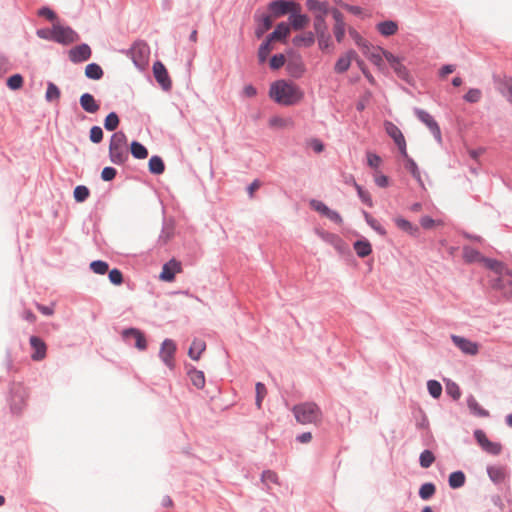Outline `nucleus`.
<instances>
[{"label":"nucleus","instance_id":"obj_38","mask_svg":"<svg viewBox=\"0 0 512 512\" xmlns=\"http://www.w3.org/2000/svg\"><path fill=\"white\" fill-rule=\"evenodd\" d=\"M463 258L467 263L482 262L483 260V256L480 252L469 246H464Z\"/></svg>","mask_w":512,"mask_h":512},{"label":"nucleus","instance_id":"obj_23","mask_svg":"<svg viewBox=\"0 0 512 512\" xmlns=\"http://www.w3.org/2000/svg\"><path fill=\"white\" fill-rule=\"evenodd\" d=\"M356 56L357 53L354 50H349L339 57L334 66L335 72L338 74L346 72L350 68L351 61L356 58Z\"/></svg>","mask_w":512,"mask_h":512},{"label":"nucleus","instance_id":"obj_52","mask_svg":"<svg viewBox=\"0 0 512 512\" xmlns=\"http://www.w3.org/2000/svg\"><path fill=\"white\" fill-rule=\"evenodd\" d=\"M427 389L429 394L435 399L439 398L442 394V385L436 380H429L427 382Z\"/></svg>","mask_w":512,"mask_h":512},{"label":"nucleus","instance_id":"obj_11","mask_svg":"<svg viewBox=\"0 0 512 512\" xmlns=\"http://www.w3.org/2000/svg\"><path fill=\"white\" fill-rule=\"evenodd\" d=\"M297 7H299L298 4L287 0H274L268 5L269 10L275 17L291 13Z\"/></svg>","mask_w":512,"mask_h":512},{"label":"nucleus","instance_id":"obj_54","mask_svg":"<svg viewBox=\"0 0 512 512\" xmlns=\"http://www.w3.org/2000/svg\"><path fill=\"white\" fill-rule=\"evenodd\" d=\"M255 391H256L255 404H256L257 408L260 409L262 406V401L267 394V389L263 383L257 382L255 385Z\"/></svg>","mask_w":512,"mask_h":512},{"label":"nucleus","instance_id":"obj_34","mask_svg":"<svg viewBox=\"0 0 512 512\" xmlns=\"http://www.w3.org/2000/svg\"><path fill=\"white\" fill-rule=\"evenodd\" d=\"M295 46L310 47L315 42V35L312 32H306L302 35H297L292 40Z\"/></svg>","mask_w":512,"mask_h":512},{"label":"nucleus","instance_id":"obj_53","mask_svg":"<svg viewBox=\"0 0 512 512\" xmlns=\"http://www.w3.org/2000/svg\"><path fill=\"white\" fill-rule=\"evenodd\" d=\"M354 186H355V189L357 191V194H358L360 200L368 207H372L373 201H372V197H371L370 193L367 190H364L362 188V186H360L357 183H355Z\"/></svg>","mask_w":512,"mask_h":512},{"label":"nucleus","instance_id":"obj_15","mask_svg":"<svg viewBox=\"0 0 512 512\" xmlns=\"http://www.w3.org/2000/svg\"><path fill=\"white\" fill-rule=\"evenodd\" d=\"M451 339L455 346H457L464 354L476 355L478 353L479 347L476 342L458 335H452Z\"/></svg>","mask_w":512,"mask_h":512},{"label":"nucleus","instance_id":"obj_51","mask_svg":"<svg viewBox=\"0 0 512 512\" xmlns=\"http://www.w3.org/2000/svg\"><path fill=\"white\" fill-rule=\"evenodd\" d=\"M90 191L84 185L75 187L73 195L76 202H84L89 197Z\"/></svg>","mask_w":512,"mask_h":512},{"label":"nucleus","instance_id":"obj_26","mask_svg":"<svg viewBox=\"0 0 512 512\" xmlns=\"http://www.w3.org/2000/svg\"><path fill=\"white\" fill-rule=\"evenodd\" d=\"M353 248L356 255L360 258H365L372 253V246L366 238L355 241Z\"/></svg>","mask_w":512,"mask_h":512},{"label":"nucleus","instance_id":"obj_33","mask_svg":"<svg viewBox=\"0 0 512 512\" xmlns=\"http://www.w3.org/2000/svg\"><path fill=\"white\" fill-rule=\"evenodd\" d=\"M149 172L155 175H160L165 170V165L161 157L154 155L149 159L148 163Z\"/></svg>","mask_w":512,"mask_h":512},{"label":"nucleus","instance_id":"obj_4","mask_svg":"<svg viewBox=\"0 0 512 512\" xmlns=\"http://www.w3.org/2000/svg\"><path fill=\"white\" fill-rule=\"evenodd\" d=\"M126 54L131 58L133 64L138 70L143 71L148 66L150 47L145 41H135L133 45L126 51Z\"/></svg>","mask_w":512,"mask_h":512},{"label":"nucleus","instance_id":"obj_27","mask_svg":"<svg viewBox=\"0 0 512 512\" xmlns=\"http://www.w3.org/2000/svg\"><path fill=\"white\" fill-rule=\"evenodd\" d=\"M289 20L294 30L304 28L309 21L306 15L299 13L298 7L290 13Z\"/></svg>","mask_w":512,"mask_h":512},{"label":"nucleus","instance_id":"obj_21","mask_svg":"<svg viewBox=\"0 0 512 512\" xmlns=\"http://www.w3.org/2000/svg\"><path fill=\"white\" fill-rule=\"evenodd\" d=\"M29 341H30V345L33 349L31 358L34 361H40V360L44 359L46 356V344L44 343V341L37 336H31Z\"/></svg>","mask_w":512,"mask_h":512},{"label":"nucleus","instance_id":"obj_59","mask_svg":"<svg viewBox=\"0 0 512 512\" xmlns=\"http://www.w3.org/2000/svg\"><path fill=\"white\" fill-rule=\"evenodd\" d=\"M291 123V120L279 116H273L269 119V126L273 128H285Z\"/></svg>","mask_w":512,"mask_h":512},{"label":"nucleus","instance_id":"obj_16","mask_svg":"<svg viewBox=\"0 0 512 512\" xmlns=\"http://www.w3.org/2000/svg\"><path fill=\"white\" fill-rule=\"evenodd\" d=\"M180 271V262L175 259H171L163 265L159 278L162 281L171 282L174 280L176 273H179Z\"/></svg>","mask_w":512,"mask_h":512},{"label":"nucleus","instance_id":"obj_46","mask_svg":"<svg viewBox=\"0 0 512 512\" xmlns=\"http://www.w3.org/2000/svg\"><path fill=\"white\" fill-rule=\"evenodd\" d=\"M497 89L506 97L509 102H512V84L508 81L502 82L495 78Z\"/></svg>","mask_w":512,"mask_h":512},{"label":"nucleus","instance_id":"obj_64","mask_svg":"<svg viewBox=\"0 0 512 512\" xmlns=\"http://www.w3.org/2000/svg\"><path fill=\"white\" fill-rule=\"evenodd\" d=\"M261 481L264 483V484H268L269 482L270 483H277L278 481V476L277 474L274 472V471H271V470H265L262 472L261 474Z\"/></svg>","mask_w":512,"mask_h":512},{"label":"nucleus","instance_id":"obj_2","mask_svg":"<svg viewBox=\"0 0 512 512\" xmlns=\"http://www.w3.org/2000/svg\"><path fill=\"white\" fill-rule=\"evenodd\" d=\"M129 157L127 137L123 131L115 132L109 143V158L113 164L122 165Z\"/></svg>","mask_w":512,"mask_h":512},{"label":"nucleus","instance_id":"obj_35","mask_svg":"<svg viewBox=\"0 0 512 512\" xmlns=\"http://www.w3.org/2000/svg\"><path fill=\"white\" fill-rule=\"evenodd\" d=\"M350 37L355 44L362 50L363 54H367L366 50H370V43L364 39L354 28L348 30Z\"/></svg>","mask_w":512,"mask_h":512},{"label":"nucleus","instance_id":"obj_5","mask_svg":"<svg viewBox=\"0 0 512 512\" xmlns=\"http://www.w3.org/2000/svg\"><path fill=\"white\" fill-rule=\"evenodd\" d=\"M54 42L68 45L79 40L78 33L69 26L54 24Z\"/></svg>","mask_w":512,"mask_h":512},{"label":"nucleus","instance_id":"obj_50","mask_svg":"<svg viewBox=\"0 0 512 512\" xmlns=\"http://www.w3.org/2000/svg\"><path fill=\"white\" fill-rule=\"evenodd\" d=\"M272 50L271 41L266 39L263 41L258 49V59L260 63H264Z\"/></svg>","mask_w":512,"mask_h":512},{"label":"nucleus","instance_id":"obj_12","mask_svg":"<svg viewBox=\"0 0 512 512\" xmlns=\"http://www.w3.org/2000/svg\"><path fill=\"white\" fill-rule=\"evenodd\" d=\"M92 54L88 44L82 43L70 49L69 60L73 63H81L90 59Z\"/></svg>","mask_w":512,"mask_h":512},{"label":"nucleus","instance_id":"obj_18","mask_svg":"<svg viewBox=\"0 0 512 512\" xmlns=\"http://www.w3.org/2000/svg\"><path fill=\"white\" fill-rule=\"evenodd\" d=\"M122 337L125 341H129L130 338L135 339V347L139 350H145L147 348V341L143 333L136 328H127L122 331Z\"/></svg>","mask_w":512,"mask_h":512},{"label":"nucleus","instance_id":"obj_17","mask_svg":"<svg viewBox=\"0 0 512 512\" xmlns=\"http://www.w3.org/2000/svg\"><path fill=\"white\" fill-rule=\"evenodd\" d=\"M254 20L256 22L255 35L260 38L272 27V18L269 14H260L257 11L254 14Z\"/></svg>","mask_w":512,"mask_h":512},{"label":"nucleus","instance_id":"obj_48","mask_svg":"<svg viewBox=\"0 0 512 512\" xmlns=\"http://www.w3.org/2000/svg\"><path fill=\"white\" fill-rule=\"evenodd\" d=\"M434 461V454L430 450L426 449L421 452L419 457V463L422 468H429Z\"/></svg>","mask_w":512,"mask_h":512},{"label":"nucleus","instance_id":"obj_9","mask_svg":"<svg viewBox=\"0 0 512 512\" xmlns=\"http://www.w3.org/2000/svg\"><path fill=\"white\" fill-rule=\"evenodd\" d=\"M176 344L172 339H165L160 347L159 357L162 362L170 369H173L175 366L174 356L176 353Z\"/></svg>","mask_w":512,"mask_h":512},{"label":"nucleus","instance_id":"obj_25","mask_svg":"<svg viewBox=\"0 0 512 512\" xmlns=\"http://www.w3.org/2000/svg\"><path fill=\"white\" fill-rule=\"evenodd\" d=\"M377 31L384 37L392 36L398 31V24L393 20H385L376 25Z\"/></svg>","mask_w":512,"mask_h":512},{"label":"nucleus","instance_id":"obj_63","mask_svg":"<svg viewBox=\"0 0 512 512\" xmlns=\"http://www.w3.org/2000/svg\"><path fill=\"white\" fill-rule=\"evenodd\" d=\"M108 277L110 282L114 285H120L123 282L122 272L117 268L110 270Z\"/></svg>","mask_w":512,"mask_h":512},{"label":"nucleus","instance_id":"obj_24","mask_svg":"<svg viewBox=\"0 0 512 512\" xmlns=\"http://www.w3.org/2000/svg\"><path fill=\"white\" fill-rule=\"evenodd\" d=\"M394 223L398 229H400L401 231H403L413 237H418L420 234L419 227L415 224H412L410 221H408L407 219H405L403 217H400V216L395 217Z\"/></svg>","mask_w":512,"mask_h":512},{"label":"nucleus","instance_id":"obj_43","mask_svg":"<svg viewBox=\"0 0 512 512\" xmlns=\"http://www.w3.org/2000/svg\"><path fill=\"white\" fill-rule=\"evenodd\" d=\"M406 159L405 168L412 174V176L417 180V182L423 186V182L421 179V174L416 162L410 158L408 155L404 157Z\"/></svg>","mask_w":512,"mask_h":512},{"label":"nucleus","instance_id":"obj_30","mask_svg":"<svg viewBox=\"0 0 512 512\" xmlns=\"http://www.w3.org/2000/svg\"><path fill=\"white\" fill-rule=\"evenodd\" d=\"M174 235V224L172 221H164L162 230L158 238V242L162 245L166 244Z\"/></svg>","mask_w":512,"mask_h":512},{"label":"nucleus","instance_id":"obj_57","mask_svg":"<svg viewBox=\"0 0 512 512\" xmlns=\"http://www.w3.org/2000/svg\"><path fill=\"white\" fill-rule=\"evenodd\" d=\"M317 39H318L319 48L322 51L327 50V49H329L332 46L331 36H330V34L328 32L322 33V34H318L317 35Z\"/></svg>","mask_w":512,"mask_h":512},{"label":"nucleus","instance_id":"obj_8","mask_svg":"<svg viewBox=\"0 0 512 512\" xmlns=\"http://www.w3.org/2000/svg\"><path fill=\"white\" fill-rule=\"evenodd\" d=\"M386 133L394 140L400 154L407 157L406 140L401 130L392 122L386 121L384 123Z\"/></svg>","mask_w":512,"mask_h":512},{"label":"nucleus","instance_id":"obj_58","mask_svg":"<svg viewBox=\"0 0 512 512\" xmlns=\"http://www.w3.org/2000/svg\"><path fill=\"white\" fill-rule=\"evenodd\" d=\"M23 85V77L20 74H14L10 76L7 80V86L11 90H17L21 88Z\"/></svg>","mask_w":512,"mask_h":512},{"label":"nucleus","instance_id":"obj_3","mask_svg":"<svg viewBox=\"0 0 512 512\" xmlns=\"http://www.w3.org/2000/svg\"><path fill=\"white\" fill-rule=\"evenodd\" d=\"M293 415L301 424H317L322 420V411L315 402H304L292 408Z\"/></svg>","mask_w":512,"mask_h":512},{"label":"nucleus","instance_id":"obj_56","mask_svg":"<svg viewBox=\"0 0 512 512\" xmlns=\"http://www.w3.org/2000/svg\"><path fill=\"white\" fill-rule=\"evenodd\" d=\"M103 130L100 126H92L89 132V139L92 143L98 144L103 140Z\"/></svg>","mask_w":512,"mask_h":512},{"label":"nucleus","instance_id":"obj_20","mask_svg":"<svg viewBox=\"0 0 512 512\" xmlns=\"http://www.w3.org/2000/svg\"><path fill=\"white\" fill-rule=\"evenodd\" d=\"M487 474L489 476V479L495 484V485H501L505 482L506 478L508 477V472L506 467L493 465V466H487Z\"/></svg>","mask_w":512,"mask_h":512},{"label":"nucleus","instance_id":"obj_37","mask_svg":"<svg viewBox=\"0 0 512 512\" xmlns=\"http://www.w3.org/2000/svg\"><path fill=\"white\" fill-rule=\"evenodd\" d=\"M465 481H466L465 474L460 470L452 472L449 475V479H448L449 486L452 489H458V488L462 487L465 484Z\"/></svg>","mask_w":512,"mask_h":512},{"label":"nucleus","instance_id":"obj_14","mask_svg":"<svg viewBox=\"0 0 512 512\" xmlns=\"http://www.w3.org/2000/svg\"><path fill=\"white\" fill-rule=\"evenodd\" d=\"M25 405V391L21 386H14L11 389L10 407L15 414L20 413Z\"/></svg>","mask_w":512,"mask_h":512},{"label":"nucleus","instance_id":"obj_44","mask_svg":"<svg viewBox=\"0 0 512 512\" xmlns=\"http://www.w3.org/2000/svg\"><path fill=\"white\" fill-rule=\"evenodd\" d=\"M322 238L333 245L339 252L343 251L345 243L338 235L333 233H325L322 235Z\"/></svg>","mask_w":512,"mask_h":512},{"label":"nucleus","instance_id":"obj_47","mask_svg":"<svg viewBox=\"0 0 512 512\" xmlns=\"http://www.w3.org/2000/svg\"><path fill=\"white\" fill-rule=\"evenodd\" d=\"M435 491L436 487L433 483H424L419 489V497L422 500H428L435 494Z\"/></svg>","mask_w":512,"mask_h":512},{"label":"nucleus","instance_id":"obj_41","mask_svg":"<svg viewBox=\"0 0 512 512\" xmlns=\"http://www.w3.org/2000/svg\"><path fill=\"white\" fill-rule=\"evenodd\" d=\"M61 96V91L56 84L53 82L47 83V89L45 93V99L47 102L58 101Z\"/></svg>","mask_w":512,"mask_h":512},{"label":"nucleus","instance_id":"obj_60","mask_svg":"<svg viewBox=\"0 0 512 512\" xmlns=\"http://www.w3.org/2000/svg\"><path fill=\"white\" fill-rule=\"evenodd\" d=\"M313 26H314L316 35L328 32L325 17H320V16L315 17Z\"/></svg>","mask_w":512,"mask_h":512},{"label":"nucleus","instance_id":"obj_49","mask_svg":"<svg viewBox=\"0 0 512 512\" xmlns=\"http://www.w3.org/2000/svg\"><path fill=\"white\" fill-rule=\"evenodd\" d=\"M90 269L99 275H104L109 270V265L106 261L103 260H94L90 263Z\"/></svg>","mask_w":512,"mask_h":512},{"label":"nucleus","instance_id":"obj_39","mask_svg":"<svg viewBox=\"0 0 512 512\" xmlns=\"http://www.w3.org/2000/svg\"><path fill=\"white\" fill-rule=\"evenodd\" d=\"M467 406L470 409V411L479 417H487L489 415V412L485 409H483L474 396H469L467 398Z\"/></svg>","mask_w":512,"mask_h":512},{"label":"nucleus","instance_id":"obj_28","mask_svg":"<svg viewBox=\"0 0 512 512\" xmlns=\"http://www.w3.org/2000/svg\"><path fill=\"white\" fill-rule=\"evenodd\" d=\"M289 32H290L289 25L286 24L285 22H281L276 26L274 31L268 35L267 39L271 42L274 40L281 41V40L286 39Z\"/></svg>","mask_w":512,"mask_h":512},{"label":"nucleus","instance_id":"obj_1","mask_svg":"<svg viewBox=\"0 0 512 512\" xmlns=\"http://www.w3.org/2000/svg\"><path fill=\"white\" fill-rule=\"evenodd\" d=\"M269 96L280 105L291 106L303 98V92L292 82L277 80L271 84Z\"/></svg>","mask_w":512,"mask_h":512},{"label":"nucleus","instance_id":"obj_6","mask_svg":"<svg viewBox=\"0 0 512 512\" xmlns=\"http://www.w3.org/2000/svg\"><path fill=\"white\" fill-rule=\"evenodd\" d=\"M414 114L418 120L428 127L434 138L440 143L442 141L441 129L433 116L421 108H414Z\"/></svg>","mask_w":512,"mask_h":512},{"label":"nucleus","instance_id":"obj_55","mask_svg":"<svg viewBox=\"0 0 512 512\" xmlns=\"http://www.w3.org/2000/svg\"><path fill=\"white\" fill-rule=\"evenodd\" d=\"M482 98V92L478 88H471L467 91V93L463 96L464 101L468 103H477Z\"/></svg>","mask_w":512,"mask_h":512},{"label":"nucleus","instance_id":"obj_19","mask_svg":"<svg viewBox=\"0 0 512 512\" xmlns=\"http://www.w3.org/2000/svg\"><path fill=\"white\" fill-rule=\"evenodd\" d=\"M307 9L313 13L315 17H326L328 13H331V9L327 1L320 0H306Z\"/></svg>","mask_w":512,"mask_h":512},{"label":"nucleus","instance_id":"obj_62","mask_svg":"<svg viewBox=\"0 0 512 512\" xmlns=\"http://www.w3.org/2000/svg\"><path fill=\"white\" fill-rule=\"evenodd\" d=\"M367 164L373 169H378L382 160L379 155L373 152H367Z\"/></svg>","mask_w":512,"mask_h":512},{"label":"nucleus","instance_id":"obj_45","mask_svg":"<svg viewBox=\"0 0 512 512\" xmlns=\"http://www.w3.org/2000/svg\"><path fill=\"white\" fill-rule=\"evenodd\" d=\"M120 120L116 112H110L104 119V128L107 131H115L119 126Z\"/></svg>","mask_w":512,"mask_h":512},{"label":"nucleus","instance_id":"obj_36","mask_svg":"<svg viewBox=\"0 0 512 512\" xmlns=\"http://www.w3.org/2000/svg\"><path fill=\"white\" fill-rule=\"evenodd\" d=\"M188 375L192 384L197 389H202L205 386V375L203 371L193 368L188 371Z\"/></svg>","mask_w":512,"mask_h":512},{"label":"nucleus","instance_id":"obj_31","mask_svg":"<svg viewBox=\"0 0 512 512\" xmlns=\"http://www.w3.org/2000/svg\"><path fill=\"white\" fill-rule=\"evenodd\" d=\"M104 75L102 67L97 63H89L85 67V76L91 80H100Z\"/></svg>","mask_w":512,"mask_h":512},{"label":"nucleus","instance_id":"obj_61","mask_svg":"<svg viewBox=\"0 0 512 512\" xmlns=\"http://www.w3.org/2000/svg\"><path fill=\"white\" fill-rule=\"evenodd\" d=\"M482 262L485 264L487 268L496 273H501L503 270V265L495 259L483 257Z\"/></svg>","mask_w":512,"mask_h":512},{"label":"nucleus","instance_id":"obj_22","mask_svg":"<svg viewBox=\"0 0 512 512\" xmlns=\"http://www.w3.org/2000/svg\"><path fill=\"white\" fill-rule=\"evenodd\" d=\"M79 104L81 108L89 114H94L100 109V104L96 101L94 96L88 92L80 96Z\"/></svg>","mask_w":512,"mask_h":512},{"label":"nucleus","instance_id":"obj_42","mask_svg":"<svg viewBox=\"0 0 512 512\" xmlns=\"http://www.w3.org/2000/svg\"><path fill=\"white\" fill-rule=\"evenodd\" d=\"M363 215L365 218L366 223L379 235L385 236L386 235V229L375 219L373 218L368 212L363 211Z\"/></svg>","mask_w":512,"mask_h":512},{"label":"nucleus","instance_id":"obj_7","mask_svg":"<svg viewBox=\"0 0 512 512\" xmlns=\"http://www.w3.org/2000/svg\"><path fill=\"white\" fill-rule=\"evenodd\" d=\"M474 438L479 444V446L482 448L483 451H485L488 454L491 455H498L500 454L502 450V446L498 442H492L490 441L484 431L481 429H476L474 431Z\"/></svg>","mask_w":512,"mask_h":512},{"label":"nucleus","instance_id":"obj_13","mask_svg":"<svg viewBox=\"0 0 512 512\" xmlns=\"http://www.w3.org/2000/svg\"><path fill=\"white\" fill-rule=\"evenodd\" d=\"M331 15L335 21L333 27L335 39L338 43H341L344 40L346 32V24L344 22L343 14L338 9L332 8Z\"/></svg>","mask_w":512,"mask_h":512},{"label":"nucleus","instance_id":"obj_10","mask_svg":"<svg viewBox=\"0 0 512 512\" xmlns=\"http://www.w3.org/2000/svg\"><path fill=\"white\" fill-rule=\"evenodd\" d=\"M153 74L156 81L162 87L164 91H169L172 87V82L168 75L167 69L164 64L160 61H156L153 64Z\"/></svg>","mask_w":512,"mask_h":512},{"label":"nucleus","instance_id":"obj_32","mask_svg":"<svg viewBox=\"0 0 512 512\" xmlns=\"http://www.w3.org/2000/svg\"><path fill=\"white\" fill-rule=\"evenodd\" d=\"M205 348L206 344L203 340L194 339L189 348L188 355L191 359L198 360Z\"/></svg>","mask_w":512,"mask_h":512},{"label":"nucleus","instance_id":"obj_40","mask_svg":"<svg viewBox=\"0 0 512 512\" xmlns=\"http://www.w3.org/2000/svg\"><path fill=\"white\" fill-rule=\"evenodd\" d=\"M130 150L132 156L136 159H145L148 156L147 148L138 141H132Z\"/></svg>","mask_w":512,"mask_h":512},{"label":"nucleus","instance_id":"obj_29","mask_svg":"<svg viewBox=\"0 0 512 512\" xmlns=\"http://www.w3.org/2000/svg\"><path fill=\"white\" fill-rule=\"evenodd\" d=\"M286 69L294 78H300L305 72V66L300 59L290 60L287 63Z\"/></svg>","mask_w":512,"mask_h":512}]
</instances>
